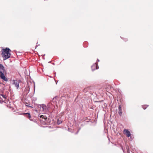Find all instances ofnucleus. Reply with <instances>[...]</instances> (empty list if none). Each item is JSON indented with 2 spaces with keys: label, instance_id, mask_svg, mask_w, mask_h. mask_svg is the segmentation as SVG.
<instances>
[{
  "label": "nucleus",
  "instance_id": "nucleus-1",
  "mask_svg": "<svg viewBox=\"0 0 153 153\" xmlns=\"http://www.w3.org/2000/svg\"><path fill=\"white\" fill-rule=\"evenodd\" d=\"M11 51L10 49L7 48L2 50L1 55L4 60L8 59L10 57L11 54L10 51Z\"/></svg>",
  "mask_w": 153,
  "mask_h": 153
},
{
  "label": "nucleus",
  "instance_id": "nucleus-2",
  "mask_svg": "<svg viewBox=\"0 0 153 153\" xmlns=\"http://www.w3.org/2000/svg\"><path fill=\"white\" fill-rule=\"evenodd\" d=\"M6 73V71L4 67L1 64H0V77L4 81H7L8 79L4 75V74Z\"/></svg>",
  "mask_w": 153,
  "mask_h": 153
},
{
  "label": "nucleus",
  "instance_id": "nucleus-3",
  "mask_svg": "<svg viewBox=\"0 0 153 153\" xmlns=\"http://www.w3.org/2000/svg\"><path fill=\"white\" fill-rule=\"evenodd\" d=\"M13 84L15 85V87L18 89L19 87V81L13 80Z\"/></svg>",
  "mask_w": 153,
  "mask_h": 153
},
{
  "label": "nucleus",
  "instance_id": "nucleus-4",
  "mask_svg": "<svg viewBox=\"0 0 153 153\" xmlns=\"http://www.w3.org/2000/svg\"><path fill=\"white\" fill-rule=\"evenodd\" d=\"M123 133L126 135L128 137H129L131 135L130 132L126 129H125L123 130Z\"/></svg>",
  "mask_w": 153,
  "mask_h": 153
},
{
  "label": "nucleus",
  "instance_id": "nucleus-5",
  "mask_svg": "<svg viewBox=\"0 0 153 153\" xmlns=\"http://www.w3.org/2000/svg\"><path fill=\"white\" fill-rule=\"evenodd\" d=\"M118 114L120 116H121L122 114V107L120 105L118 107Z\"/></svg>",
  "mask_w": 153,
  "mask_h": 153
},
{
  "label": "nucleus",
  "instance_id": "nucleus-6",
  "mask_svg": "<svg viewBox=\"0 0 153 153\" xmlns=\"http://www.w3.org/2000/svg\"><path fill=\"white\" fill-rule=\"evenodd\" d=\"M91 68L92 70H94L95 68H96V69H97V65L96 64L93 65L91 67Z\"/></svg>",
  "mask_w": 153,
  "mask_h": 153
},
{
  "label": "nucleus",
  "instance_id": "nucleus-7",
  "mask_svg": "<svg viewBox=\"0 0 153 153\" xmlns=\"http://www.w3.org/2000/svg\"><path fill=\"white\" fill-rule=\"evenodd\" d=\"M40 117L41 118H42V119H44L45 120L47 119V117L46 116L43 115H41Z\"/></svg>",
  "mask_w": 153,
  "mask_h": 153
},
{
  "label": "nucleus",
  "instance_id": "nucleus-8",
  "mask_svg": "<svg viewBox=\"0 0 153 153\" xmlns=\"http://www.w3.org/2000/svg\"><path fill=\"white\" fill-rule=\"evenodd\" d=\"M42 107L43 110L45 111L46 108V105H42Z\"/></svg>",
  "mask_w": 153,
  "mask_h": 153
},
{
  "label": "nucleus",
  "instance_id": "nucleus-9",
  "mask_svg": "<svg viewBox=\"0 0 153 153\" xmlns=\"http://www.w3.org/2000/svg\"><path fill=\"white\" fill-rule=\"evenodd\" d=\"M148 105H142V108L144 109H145L148 107Z\"/></svg>",
  "mask_w": 153,
  "mask_h": 153
},
{
  "label": "nucleus",
  "instance_id": "nucleus-10",
  "mask_svg": "<svg viewBox=\"0 0 153 153\" xmlns=\"http://www.w3.org/2000/svg\"><path fill=\"white\" fill-rule=\"evenodd\" d=\"M24 114H25L27 115V116H28L29 118L31 117V116L29 113H25Z\"/></svg>",
  "mask_w": 153,
  "mask_h": 153
},
{
  "label": "nucleus",
  "instance_id": "nucleus-11",
  "mask_svg": "<svg viewBox=\"0 0 153 153\" xmlns=\"http://www.w3.org/2000/svg\"><path fill=\"white\" fill-rule=\"evenodd\" d=\"M30 104L28 103H27V102H25V105L28 107H30L31 108H33V107L29 105Z\"/></svg>",
  "mask_w": 153,
  "mask_h": 153
},
{
  "label": "nucleus",
  "instance_id": "nucleus-12",
  "mask_svg": "<svg viewBox=\"0 0 153 153\" xmlns=\"http://www.w3.org/2000/svg\"><path fill=\"white\" fill-rule=\"evenodd\" d=\"M1 95L2 96V97L4 98V99H6L7 98V96L6 95H3V94H1Z\"/></svg>",
  "mask_w": 153,
  "mask_h": 153
},
{
  "label": "nucleus",
  "instance_id": "nucleus-13",
  "mask_svg": "<svg viewBox=\"0 0 153 153\" xmlns=\"http://www.w3.org/2000/svg\"><path fill=\"white\" fill-rule=\"evenodd\" d=\"M2 99L1 97H0V102H1L2 101Z\"/></svg>",
  "mask_w": 153,
  "mask_h": 153
},
{
  "label": "nucleus",
  "instance_id": "nucleus-14",
  "mask_svg": "<svg viewBox=\"0 0 153 153\" xmlns=\"http://www.w3.org/2000/svg\"><path fill=\"white\" fill-rule=\"evenodd\" d=\"M57 123L58 124H60V122H59V121H58V122H57Z\"/></svg>",
  "mask_w": 153,
  "mask_h": 153
},
{
  "label": "nucleus",
  "instance_id": "nucleus-15",
  "mask_svg": "<svg viewBox=\"0 0 153 153\" xmlns=\"http://www.w3.org/2000/svg\"><path fill=\"white\" fill-rule=\"evenodd\" d=\"M85 89H84V91H85Z\"/></svg>",
  "mask_w": 153,
  "mask_h": 153
}]
</instances>
